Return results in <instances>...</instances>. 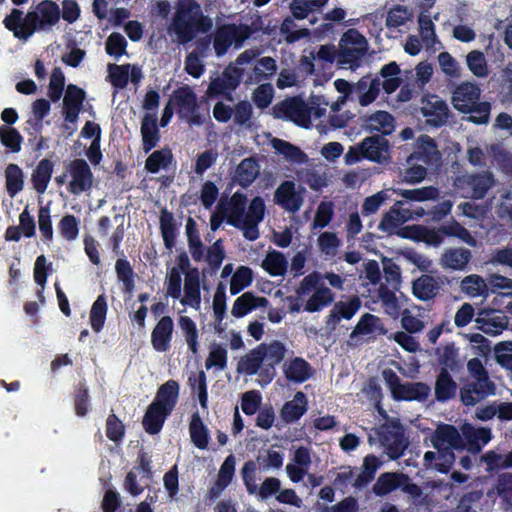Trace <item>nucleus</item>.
<instances>
[{
    "label": "nucleus",
    "mask_w": 512,
    "mask_h": 512,
    "mask_svg": "<svg viewBox=\"0 0 512 512\" xmlns=\"http://www.w3.org/2000/svg\"><path fill=\"white\" fill-rule=\"evenodd\" d=\"M253 281V271L248 266H240L234 272L230 281V293L237 295L242 290L251 285Z\"/></svg>",
    "instance_id": "nucleus-49"
},
{
    "label": "nucleus",
    "mask_w": 512,
    "mask_h": 512,
    "mask_svg": "<svg viewBox=\"0 0 512 512\" xmlns=\"http://www.w3.org/2000/svg\"><path fill=\"white\" fill-rule=\"evenodd\" d=\"M394 193L409 201H427L435 199L438 196V189L433 186H427L415 189H394Z\"/></svg>",
    "instance_id": "nucleus-45"
},
{
    "label": "nucleus",
    "mask_w": 512,
    "mask_h": 512,
    "mask_svg": "<svg viewBox=\"0 0 512 512\" xmlns=\"http://www.w3.org/2000/svg\"><path fill=\"white\" fill-rule=\"evenodd\" d=\"M54 164L51 160L44 158L40 160L32 173L33 188L43 194L51 180Z\"/></svg>",
    "instance_id": "nucleus-38"
},
{
    "label": "nucleus",
    "mask_w": 512,
    "mask_h": 512,
    "mask_svg": "<svg viewBox=\"0 0 512 512\" xmlns=\"http://www.w3.org/2000/svg\"><path fill=\"white\" fill-rule=\"evenodd\" d=\"M495 389L493 381H486L485 379L468 381L459 389L460 401L467 407L475 406L488 396L494 395Z\"/></svg>",
    "instance_id": "nucleus-13"
},
{
    "label": "nucleus",
    "mask_w": 512,
    "mask_h": 512,
    "mask_svg": "<svg viewBox=\"0 0 512 512\" xmlns=\"http://www.w3.org/2000/svg\"><path fill=\"white\" fill-rule=\"evenodd\" d=\"M466 62L469 70L477 77L488 75V66L483 52L473 50L468 53Z\"/></svg>",
    "instance_id": "nucleus-55"
},
{
    "label": "nucleus",
    "mask_w": 512,
    "mask_h": 512,
    "mask_svg": "<svg viewBox=\"0 0 512 512\" xmlns=\"http://www.w3.org/2000/svg\"><path fill=\"white\" fill-rule=\"evenodd\" d=\"M284 375L291 382L303 383L312 376V369L305 359L295 357L285 365Z\"/></svg>",
    "instance_id": "nucleus-33"
},
{
    "label": "nucleus",
    "mask_w": 512,
    "mask_h": 512,
    "mask_svg": "<svg viewBox=\"0 0 512 512\" xmlns=\"http://www.w3.org/2000/svg\"><path fill=\"white\" fill-rule=\"evenodd\" d=\"M73 404L75 414L78 417H84L87 415L90 409V396L89 389L85 381H80L75 387L73 394Z\"/></svg>",
    "instance_id": "nucleus-46"
},
{
    "label": "nucleus",
    "mask_w": 512,
    "mask_h": 512,
    "mask_svg": "<svg viewBox=\"0 0 512 512\" xmlns=\"http://www.w3.org/2000/svg\"><path fill=\"white\" fill-rule=\"evenodd\" d=\"M79 219L72 214L64 215L59 221L57 228L63 239L74 241L79 235Z\"/></svg>",
    "instance_id": "nucleus-51"
},
{
    "label": "nucleus",
    "mask_w": 512,
    "mask_h": 512,
    "mask_svg": "<svg viewBox=\"0 0 512 512\" xmlns=\"http://www.w3.org/2000/svg\"><path fill=\"white\" fill-rule=\"evenodd\" d=\"M125 435V426L118 416L110 414L106 419V436L109 440L119 443Z\"/></svg>",
    "instance_id": "nucleus-64"
},
{
    "label": "nucleus",
    "mask_w": 512,
    "mask_h": 512,
    "mask_svg": "<svg viewBox=\"0 0 512 512\" xmlns=\"http://www.w3.org/2000/svg\"><path fill=\"white\" fill-rule=\"evenodd\" d=\"M475 321L483 333L493 336L501 334L508 324L507 317L495 310L482 311Z\"/></svg>",
    "instance_id": "nucleus-26"
},
{
    "label": "nucleus",
    "mask_w": 512,
    "mask_h": 512,
    "mask_svg": "<svg viewBox=\"0 0 512 512\" xmlns=\"http://www.w3.org/2000/svg\"><path fill=\"white\" fill-rule=\"evenodd\" d=\"M184 306L199 308L201 304L200 274L198 268L190 269L184 280V296L180 298Z\"/></svg>",
    "instance_id": "nucleus-22"
},
{
    "label": "nucleus",
    "mask_w": 512,
    "mask_h": 512,
    "mask_svg": "<svg viewBox=\"0 0 512 512\" xmlns=\"http://www.w3.org/2000/svg\"><path fill=\"white\" fill-rule=\"evenodd\" d=\"M170 414L165 409L151 403L143 416L142 425L144 430L150 435L158 434Z\"/></svg>",
    "instance_id": "nucleus-30"
},
{
    "label": "nucleus",
    "mask_w": 512,
    "mask_h": 512,
    "mask_svg": "<svg viewBox=\"0 0 512 512\" xmlns=\"http://www.w3.org/2000/svg\"><path fill=\"white\" fill-rule=\"evenodd\" d=\"M65 87V76L60 67H55L52 70L50 76V82L48 85V97L52 102H58L64 91Z\"/></svg>",
    "instance_id": "nucleus-52"
},
{
    "label": "nucleus",
    "mask_w": 512,
    "mask_h": 512,
    "mask_svg": "<svg viewBox=\"0 0 512 512\" xmlns=\"http://www.w3.org/2000/svg\"><path fill=\"white\" fill-rule=\"evenodd\" d=\"M160 232L166 249L172 250L176 244L177 226L174 215L168 209L160 211Z\"/></svg>",
    "instance_id": "nucleus-35"
},
{
    "label": "nucleus",
    "mask_w": 512,
    "mask_h": 512,
    "mask_svg": "<svg viewBox=\"0 0 512 512\" xmlns=\"http://www.w3.org/2000/svg\"><path fill=\"white\" fill-rule=\"evenodd\" d=\"M269 304L266 297L256 296L253 292H245L234 301L231 313L236 318H242L256 308H265Z\"/></svg>",
    "instance_id": "nucleus-25"
},
{
    "label": "nucleus",
    "mask_w": 512,
    "mask_h": 512,
    "mask_svg": "<svg viewBox=\"0 0 512 512\" xmlns=\"http://www.w3.org/2000/svg\"><path fill=\"white\" fill-rule=\"evenodd\" d=\"M261 354H264L263 367L260 371V380L258 383L264 387L272 382L276 376V366L285 358L286 347L279 340H273L266 344L261 343L258 346Z\"/></svg>",
    "instance_id": "nucleus-9"
},
{
    "label": "nucleus",
    "mask_w": 512,
    "mask_h": 512,
    "mask_svg": "<svg viewBox=\"0 0 512 512\" xmlns=\"http://www.w3.org/2000/svg\"><path fill=\"white\" fill-rule=\"evenodd\" d=\"M480 94L481 90L477 84L462 82L453 90L452 103L458 111L466 112L479 102Z\"/></svg>",
    "instance_id": "nucleus-16"
},
{
    "label": "nucleus",
    "mask_w": 512,
    "mask_h": 512,
    "mask_svg": "<svg viewBox=\"0 0 512 512\" xmlns=\"http://www.w3.org/2000/svg\"><path fill=\"white\" fill-rule=\"evenodd\" d=\"M439 291V285L436 279L431 275H421L412 283L413 295L421 301H429L436 297Z\"/></svg>",
    "instance_id": "nucleus-32"
},
{
    "label": "nucleus",
    "mask_w": 512,
    "mask_h": 512,
    "mask_svg": "<svg viewBox=\"0 0 512 512\" xmlns=\"http://www.w3.org/2000/svg\"><path fill=\"white\" fill-rule=\"evenodd\" d=\"M179 397V384L177 381L170 379L162 384L152 403L172 413Z\"/></svg>",
    "instance_id": "nucleus-29"
},
{
    "label": "nucleus",
    "mask_w": 512,
    "mask_h": 512,
    "mask_svg": "<svg viewBox=\"0 0 512 512\" xmlns=\"http://www.w3.org/2000/svg\"><path fill=\"white\" fill-rule=\"evenodd\" d=\"M174 323L170 316H163L151 333V344L155 351L166 352L171 347Z\"/></svg>",
    "instance_id": "nucleus-19"
},
{
    "label": "nucleus",
    "mask_w": 512,
    "mask_h": 512,
    "mask_svg": "<svg viewBox=\"0 0 512 512\" xmlns=\"http://www.w3.org/2000/svg\"><path fill=\"white\" fill-rule=\"evenodd\" d=\"M421 113L428 125L435 128L445 125L451 117L446 101L435 94L425 95L421 99Z\"/></svg>",
    "instance_id": "nucleus-12"
},
{
    "label": "nucleus",
    "mask_w": 512,
    "mask_h": 512,
    "mask_svg": "<svg viewBox=\"0 0 512 512\" xmlns=\"http://www.w3.org/2000/svg\"><path fill=\"white\" fill-rule=\"evenodd\" d=\"M275 148L293 163L301 164L307 161V155L299 147L287 141L277 140Z\"/></svg>",
    "instance_id": "nucleus-60"
},
{
    "label": "nucleus",
    "mask_w": 512,
    "mask_h": 512,
    "mask_svg": "<svg viewBox=\"0 0 512 512\" xmlns=\"http://www.w3.org/2000/svg\"><path fill=\"white\" fill-rule=\"evenodd\" d=\"M459 433L465 443V450H468L473 454L479 453L492 438L490 428H476L470 423H464L461 426Z\"/></svg>",
    "instance_id": "nucleus-15"
},
{
    "label": "nucleus",
    "mask_w": 512,
    "mask_h": 512,
    "mask_svg": "<svg viewBox=\"0 0 512 512\" xmlns=\"http://www.w3.org/2000/svg\"><path fill=\"white\" fill-rule=\"evenodd\" d=\"M361 300L357 296L350 297L347 301H338L334 304V310L341 319L350 320L360 309Z\"/></svg>",
    "instance_id": "nucleus-63"
},
{
    "label": "nucleus",
    "mask_w": 512,
    "mask_h": 512,
    "mask_svg": "<svg viewBox=\"0 0 512 512\" xmlns=\"http://www.w3.org/2000/svg\"><path fill=\"white\" fill-rule=\"evenodd\" d=\"M189 433L191 442L195 447L201 450L208 448L209 432L198 412L193 413L191 416Z\"/></svg>",
    "instance_id": "nucleus-40"
},
{
    "label": "nucleus",
    "mask_w": 512,
    "mask_h": 512,
    "mask_svg": "<svg viewBox=\"0 0 512 512\" xmlns=\"http://www.w3.org/2000/svg\"><path fill=\"white\" fill-rule=\"evenodd\" d=\"M206 369L215 367L224 370L227 367V350L221 344H213L205 361Z\"/></svg>",
    "instance_id": "nucleus-57"
},
{
    "label": "nucleus",
    "mask_w": 512,
    "mask_h": 512,
    "mask_svg": "<svg viewBox=\"0 0 512 512\" xmlns=\"http://www.w3.org/2000/svg\"><path fill=\"white\" fill-rule=\"evenodd\" d=\"M264 354L260 353L258 347L253 348L247 354L242 356L237 363V372L239 374H246L253 376L258 374L260 377V371L263 367Z\"/></svg>",
    "instance_id": "nucleus-34"
},
{
    "label": "nucleus",
    "mask_w": 512,
    "mask_h": 512,
    "mask_svg": "<svg viewBox=\"0 0 512 512\" xmlns=\"http://www.w3.org/2000/svg\"><path fill=\"white\" fill-rule=\"evenodd\" d=\"M173 158L169 148L154 151L145 162V169L150 173H157L161 168H167Z\"/></svg>",
    "instance_id": "nucleus-48"
},
{
    "label": "nucleus",
    "mask_w": 512,
    "mask_h": 512,
    "mask_svg": "<svg viewBox=\"0 0 512 512\" xmlns=\"http://www.w3.org/2000/svg\"><path fill=\"white\" fill-rule=\"evenodd\" d=\"M437 361L440 368H445L449 373H458L463 368V364L459 359V349L453 342L436 348Z\"/></svg>",
    "instance_id": "nucleus-28"
},
{
    "label": "nucleus",
    "mask_w": 512,
    "mask_h": 512,
    "mask_svg": "<svg viewBox=\"0 0 512 512\" xmlns=\"http://www.w3.org/2000/svg\"><path fill=\"white\" fill-rule=\"evenodd\" d=\"M85 97L86 93L82 88L75 84H69L67 86L62 107V115L65 122L70 124L77 122Z\"/></svg>",
    "instance_id": "nucleus-14"
},
{
    "label": "nucleus",
    "mask_w": 512,
    "mask_h": 512,
    "mask_svg": "<svg viewBox=\"0 0 512 512\" xmlns=\"http://www.w3.org/2000/svg\"><path fill=\"white\" fill-rule=\"evenodd\" d=\"M100 134L101 130H81V135L84 138L92 139L86 155L93 165H98L102 160V152L100 149Z\"/></svg>",
    "instance_id": "nucleus-53"
},
{
    "label": "nucleus",
    "mask_w": 512,
    "mask_h": 512,
    "mask_svg": "<svg viewBox=\"0 0 512 512\" xmlns=\"http://www.w3.org/2000/svg\"><path fill=\"white\" fill-rule=\"evenodd\" d=\"M377 435L390 459L397 460L403 456L408 447V441L398 422L383 424L377 430Z\"/></svg>",
    "instance_id": "nucleus-8"
},
{
    "label": "nucleus",
    "mask_w": 512,
    "mask_h": 512,
    "mask_svg": "<svg viewBox=\"0 0 512 512\" xmlns=\"http://www.w3.org/2000/svg\"><path fill=\"white\" fill-rule=\"evenodd\" d=\"M246 205V195L237 191L231 196L229 202L227 203V207H223V203L221 201L217 208L219 211L224 213L227 224L231 226H238L241 223V220L244 219Z\"/></svg>",
    "instance_id": "nucleus-20"
},
{
    "label": "nucleus",
    "mask_w": 512,
    "mask_h": 512,
    "mask_svg": "<svg viewBox=\"0 0 512 512\" xmlns=\"http://www.w3.org/2000/svg\"><path fill=\"white\" fill-rule=\"evenodd\" d=\"M173 27L181 42L186 43L192 41L196 33L210 30L212 20L203 14L195 0H183L177 6Z\"/></svg>",
    "instance_id": "nucleus-3"
},
{
    "label": "nucleus",
    "mask_w": 512,
    "mask_h": 512,
    "mask_svg": "<svg viewBox=\"0 0 512 512\" xmlns=\"http://www.w3.org/2000/svg\"><path fill=\"white\" fill-rule=\"evenodd\" d=\"M274 201L284 210L296 213L303 204V197L296 191L293 181H284L274 193Z\"/></svg>",
    "instance_id": "nucleus-17"
},
{
    "label": "nucleus",
    "mask_w": 512,
    "mask_h": 512,
    "mask_svg": "<svg viewBox=\"0 0 512 512\" xmlns=\"http://www.w3.org/2000/svg\"><path fill=\"white\" fill-rule=\"evenodd\" d=\"M458 389L460 388L451 373L440 368L434 384L435 399L441 403L448 402L456 397Z\"/></svg>",
    "instance_id": "nucleus-21"
},
{
    "label": "nucleus",
    "mask_w": 512,
    "mask_h": 512,
    "mask_svg": "<svg viewBox=\"0 0 512 512\" xmlns=\"http://www.w3.org/2000/svg\"><path fill=\"white\" fill-rule=\"evenodd\" d=\"M369 132H373L374 130H368ZM380 132L382 136H372L367 137L363 142V152L365 154V159H368L373 162L380 163L384 158V153H388L389 151V141L385 139L383 136L391 135L395 130H376Z\"/></svg>",
    "instance_id": "nucleus-18"
},
{
    "label": "nucleus",
    "mask_w": 512,
    "mask_h": 512,
    "mask_svg": "<svg viewBox=\"0 0 512 512\" xmlns=\"http://www.w3.org/2000/svg\"><path fill=\"white\" fill-rule=\"evenodd\" d=\"M115 271L118 281L123 284V292L131 295L135 289V273L130 262L125 258L117 259Z\"/></svg>",
    "instance_id": "nucleus-42"
},
{
    "label": "nucleus",
    "mask_w": 512,
    "mask_h": 512,
    "mask_svg": "<svg viewBox=\"0 0 512 512\" xmlns=\"http://www.w3.org/2000/svg\"><path fill=\"white\" fill-rule=\"evenodd\" d=\"M126 48L127 41L125 37L118 32L111 33L105 42L106 53L117 59L126 54Z\"/></svg>",
    "instance_id": "nucleus-59"
},
{
    "label": "nucleus",
    "mask_w": 512,
    "mask_h": 512,
    "mask_svg": "<svg viewBox=\"0 0 512 512\" xmlns=\"http://www.w3.org/2000/svg\"><path fill=\"white\" fill-rule=\"evenodd\" d=\"M108 311L107 300L104 294L99 295L90 310V324L94 332H100L105 324Z\"/></svg>",
    "instance_id": "nucleus-43"
},
{
    "label": "nucleus",
    "mask_w": 512,
    "mask_h": 512,
    "mask_svg": "<svg viewBox=\"0 0 512 512\" xmlns=\"http://www.w3.org/2000/svg\"><path fill=\"white\" fill-rule=\"evenodd\" d=\"M61 10L53 0H42L25 15L13 8L3 19L4 27L23 42L28 41L38 31H50L60 20Z\"/></svg>",
    "instance_id": "nucleus-1"
},
{
    "label": "nucleus",
    "mask_w": 512,
    "mask_h": 512,
    "mask_svg": "<svg viewBox=\"0 0 512 512\" xmlns=\"http://www.w3.org/2000/svg\"><path fill=\"white\" fill-rule=\"evenodd\" d=\"M381 465L382 462L376 455L368 454L365 456L363 459L362 471L352 483L353 487L363 488L371 483Z\"/></svg>",
    "instance_id": "nucleus-39"
},
{
    "label": "nucleus",
    "mask_w": 512,
    "mask_h": 512,
    "mask_svg": "<svg viewBox=\"0 0 512 512\" xmlns=\"http://www.w3.org/2000/svg\"><path fill=\"white\" fill-rule=\"evenodd\" d=\"M6 190L11 197L19 193L24 186V176L21 168L14 163L7 165L5 169Z\"/></svg>",
    "instance_id": "nucleus-44"
},
{
    "label": "nucleus",
    "mask_w": 512,
    "mask_h": 512,
    "mask_svg": "<svg viewBox=\"0 0 512 512\" xmlns=\"http://www.w3.org/2000/svg\"><path fill=\"white\" fill-rule=\"evenodd\" d=\"M424 214L425 210L422 207L412 210L407 206V202L398 200L383 214L378 229L387 235H394L404 223L410 220H418Z\"/></svg>",
    "instance_id": "nucleus-7"
},
{
    "label": "nucleus",
    "mask_w": 512,
    "mask_h": 512,
    "mask_svg": "<svg viewBox=\"0 0 512 512\" xmlns=\"http://www.w3.org/2000/svg\"><path fill=\"white\" fill-rule=\"evenodd\" d=\"M271 115L300 128H309L308 103L299 95L289 96L275 103L271 108Z\"/></svg>",
    "instance_id": "nucleus-6"
},
{
    "label": "nucleus",
    "mask_w": 512,
    "mask_h": 512,
    "mask_svg": "<svg viewBox=\"0 0 512 512\" xmlns=\"http://www.w3.org/2000/svg\"><path fill=\"white\" fill-rule=\"evenodd\" d=\"M260 165L254 157L244 158L236 167L233 181L243 188L249 187L259 176Z\"/></svg>",
    "instance_id": "nucleus-27"
},
{
    "label": "nucleus",
    "mask_w": 512,
    "mask_h": 512,
    "mask_svg": "<svg viewBox=\"0 0 512 512\" xmlns=\"http://www.w3.org/2000/svg\"><path fill=\"white\" fill-rule=\"evenodd\" d=\"M380 81L375 78L370 82L367 78H361L355 85V95L361 106H368L378 97L380 92Z\"/></svg>",
    "instance_id": "nucleus-37"
},
{
    "label": "nucleus",
    "mask_w": 512,
    "mask_h": 512,
    "mask_svg": "<svg viewBox=\"0 0 512 512\" xmlns=\"http://www.w3.org/2000/svg\"><path fill=\"white\" fill-rule=\"evenodd\" d=\"M421 154L413 153L407 158V163L411 165L405 170L403 181L409 184H417L422 182L427 174V169L422 165L412 164L413 160H418Z\"/></svg>",
    "instance_id": "nucleus-54"
},
{
    "label": "nucleus",
    "mask_w": 512,
    "mask_h": 512,
    "mask_svg": "<svg viewBox=\"0 0 512 512\" xmlns=\"http://www.w3.org/2000/svg\"><path fill=\"white\" fill-rule=\"evenodd\" d=\"M472 254L466 248L448 249L441 257V265L452 270H464L471 260Z\"/></svg>",
    "instance_id": "nucleus-36"
},
{
    "label": "nucleus",
    "mask_w": 512,
    "mask_h": 512,
    "mask_svg": "<svg viewBox=\"0 0 512 512\" xmlns=\"http://www.w3.org/2000/svg\"><path fill=\"white\" fill-rule=\"evenodd\" d=\"M171 99L178 117L189 126H199L210 120L207 105L198 104L197 96L190 86L185 85L174 90Z\"/></svg>",
    "instance_id": "nucleus-4"
},
{
    "label": "nucleus",
    "mask_w": 512,
    "mask_h": 512,
    "mask_svg": "<svg viewBox=\"0 0 512 512\" xmlns=\"http://www.w3.org/2000/svg\"><path fill=\"white\" fill-rule=\"evenodd\" d=\"M441 231L447 237H456L470 246L476 245V240L469 230L454 219L447 224L441 225Z\"/></svg>",
    "instance_id": "nucleus-50"
},
{
    "label": "nucleus",
    "mask_w": 512,
    "mask_h": 512,
    "mask_svg": "<svg viewBox=\"0 0 512 512\" xmlns=\"http://www.w3.org/2000/svg\"><path fill=\"white\" fill-rule=\"evenodd\" d=\"M367 47H350L340 45L339 61L350 67H357L365 55Z\"/></svg>",
    "instance_id": "nucleus-58"
},
{
    "label": "nucleus",
    "mask_w": 512,
    "mask_h": 512,
    "mask_svg": "<svg viewBox=\"0 0 512 512\" xmlns=\"http://www.w3.org/2000/svg\"><path fill=\"white\" fill-rule=\"evenodd\" d=\"M308 409V400L305 393L298 391L294 398L284 403L280 410V417L283 422L289 424L298 421Z\"/></svg>",
    "instance_id": "nucleus-23"
},
{
    "label": "nucleus",
    "mask_w": 512,
    "mask_h": 512,
    "mask_svg": "<svg viewBox=\"0 0 512 512\" xmlns=\"http://www.w3.org/2000/svg\"><path fill=\"white\" fill-rule=\"evenodd\" d=\"M430 440L437 452H425L424 466L433 467L442 474L449 473L456 460L454 451L465 450V443L459 430L452 424L440 423L432 433Z\"/></svg>",
    "instance_id": "nucleus-2"
},
{
    "label": "nucleus",
    "mask_w": 512,
    "mask_h": 512,
    "mask_svg": "<svg viewBox=\"0 0 512 512\" xmlns=\"http://www.w3.org/2000/svg\"><path fill=\"white\" fill-rule=\"evenodd\" d=\"M66 172L71 177L68 191L72 194H80L92 188L94 176L88 163L81 158L71 160L65 165Z\"/></svg>",
    "instance_id": "nucleus-11"
},
{
    "label": "nucleus",
    "mask_w": 512,
    "mask_h": 512,
    "mask_svg": "<svg viewBox=\"0 0 512 512\" xmlns=\"http://www.w3.org/2000/svg\"><path fill=\"white\" fill-rule=\"evenodd\" d=\"M334 216V204L332 202H321L316 210L312 226L314 229H323L329 225Z\"/></svg>",
    "instance_id": "nucleus-56"
},
{
    "label": "nucleus",
    "mask_w": 512,
    "mask_h": 512,
    "mask_svg": "<svg viewBox=\"0 0 512 512\" xmlns=\"http://www.w3.org/2000/svg\"><path fill=\"white\" fill-rule=\"evenodd\" d=\"M288 262L285 256L279 251H272L267 254L262 267L271 276H283L287 271Z\"/></svg>",
    "instance_id": "nucleus-47"
},
{
    "label": "nucleus",
    "mask_w": 512,
    "mask_h": 512,
    "mask_svg": "<svg viewBox=\"0 0 512 512\" xmlns=\"http://www.w3.org/2000/svg\"><path fill=\"white\" fill-rule=\"evenodd\" d=\"M494 184V177L491 172L463 174L457 176L454 186L463 191L470 192L472 199H483Z\"/></svg>",
    "instance_id": "nucleus-10"
},
{
    "label": "nucleus",
    "mask_w": 512,
    "mask_h": 512,
    "mask_svg": "<svg viewBox=\"0 0 512 512\" xmlns=\"http://www.w3.org/2000/svg\"><path fill=\"white\" fill-rule=\"evenodd\" d=\"M334 293L326 286H320L310 296L305 304V311L314 313L329 306L334 301Z\"/></svg>",
    "instance_id": "nucleus-41"
},
{
    "label": "nucleus",
    "mask_w": 512,
    "mask_h": 512,
    "mask_svg": "<svg viewBox=\"0 0 512 512\" xmlns=\"http://www.w3.org/2000/svg\"><path fill=\"white\" fill-rule=\"evenodd\" d=\"M256 29L247 24L227 23L218 26L213 37V48L218 57L225 55L232 45L236 49L243 46Z\"/></svg>",
    "instance_id": "nucleus-5"
},
{
    "label": "nucleus",
    "mask_w": 512,
    "mask_h": 512,
    "mask_svg": "<svg viewBox=\"0 0 512 512\" xmlns=\"http://www.w3.org/2000/svg\"><path fill=\"white\" fill-rule=\"evenodd\" d=\"M406 482H409V477L404 473L384 472L378 477L372 491L376 496L383 497L402 487Z\"/></svg>",
    "instance_id": "nucleus-24"
},
{
    "label": "nucleus",
    "mask_w": 512,
    "mask_h": 512,
    "mask_svg": "<svg viewBox=\"0 0 512 512\" xmlns=\"http://www.w3.org/2000/svg\"><path fill=\"white\" fill-rule=\"evenodd\" d=\"M274 88L270 83L260 84L253 92L252 100L257 108L266 109L274 97Z\"/></svg>",
    "instance_id": "nucleus-61"
},
{
    "label": "nucleus",
    "mask_w": 512,
    "mask_h": 512,
    "mask_svg": "<svg viewBox=\"0 0 512 512\" xmlns=\"http://www.w3.org/2000/svg\"><path fill=\"white\" fill-rule=\"evenodd\" d=\"M430 392V386L424 382H406L403 383L394 400L425 402Z\"/></svg>",
    "instance_id": "nucleus-31"
},
{
    "label": "nucleus",
    "mask_w": 512,
    "mask_h": 512,
    "mask_svg": "<svg viewBox=\"0 0 512 512\" xmlns=\"http://www.w3.org/2000/svg\"><path fill=\"white\" fill-rule=\"evenodd\" d=\"M130 64L109 65V77L111 84L116 88H125L129 82Z\"/></svg>",
    "instance_id": "nucleus-62"
}]
</instances>
